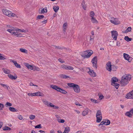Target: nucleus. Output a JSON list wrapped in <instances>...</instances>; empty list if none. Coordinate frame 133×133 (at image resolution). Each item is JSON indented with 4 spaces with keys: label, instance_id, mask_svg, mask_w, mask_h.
<instances>
[{
    "label": "nucleus",
    "instance_id": "obj_1",
    "mask_svg": "<svg viewBox=\"0 0 133 133\" xmlns=\"http://www.w3.org/2000/svg\"><path fill=\"white\" fill-rule=\"evenodd\" d=\"M2 11L4 14L9 17H14L16 15L12 13L11 11L6 9H3Z\"/></svg>",
    "mask_w": 133,
    "mask_h": 133
},
{
    "label": "nucleus",
    "instance_id": "obj_2",
    "mask_svg": "<svg viewBox=\"0 0 133 133\" xmlns=\"http://www.w3.org/2000/svg\"><path fill=\"white\" fill-rule=\"evenodd\" d=\"M7 31L9 32L10 33L12 34V35H13L17 37H22V36L21 33L18 32H17V31L15 32L14 30L10 29H8L7 30Z\"/></svg>",
    "mask_w": 133,
    "mask_h": 133
},
{
    "label": "nucleus",
    "instance_id": "obj_3",
    "mask_svg": "<svg viewBox=\"0 0 133 133\" xmlns=\"http://www.w3.org/2000/svg\"><path fill=\"white\" fill-rule=\"evenodd\" d=\"M97 56H95L92 59L91 62L93 64V67L96 69L97 67Z\"/></svg>",
    "mask_w": 133,
    "mask_h": 133
},
{
    "label": "nucleus",
    "instance_id": "obj_4",
    "mask_svg": "<svg viewBox=\"0 0 133 133\" xmlns=\"http://www.w3.org/2000/svg\"><path fill=\"white\" fill-rule=\"evenodd\" d=\"M111 36L115 40L117 39V36L118 35V32L116 31H113L111 32Z\"/></svg>",
    "mask_w": 133,
    "mask_h": 133
},
{
    "label": "nucleus",
    "instance_id": "obj_5",
    "mask_svg": "<svg viewBox=\"0 0 133 133\" xmlns=\"http://www.w3.org/2000/svg\"><path fill=\"white\" fill-rule=\"evenodd\" d=\"M107 66L106 68L107 70L110 72H111L112 70V65L111 64V62L109 61L106 64Z\"/></svg>",
    "mask_w": 133,
    "mask_h": 133
},
{
    "label": "nucleus",
    "instance_id": "obj_6",
    "mask_svg": "<svg viewBox=\"0 0 133 133\" xmlns=\"http://www.w3.org/2000/svg\"><path fill=\"white\" fill-rule=\"evenodd\" d=\"M112 19L110 20V21L112 23L115 25H117L120 24V22L119 21L117 18H113Z\"/></svg>",
    "mask_w": 133,
    "mask_h": 133
},
{
    "label": "nucleus",
    "instance_id": "obj_7",
    "mask_svg": "<svg viewBox=\"0 0 133 133\" xmlns=\"http://www.w3.org/2000/svg\"><path fill=\"white\" fill-rule=\"evenodd\" d=\"M131 78V76L130 74L125 75L122 77L123 79L128 80V81H130Z\"/></svg>",
    "mask_w": 133,
    "mask_h": 133
},
{
    "label": "nucleus",
    "instance_id": "obj_8",
    "mask_svg": "<svg viewBox=\"0 0 133 133\" xmlns=\"http://www.w3.org/2000/svg\"><path fill=\"white\" fill-rule=\"evenodd\" d=\"M87 53V50L84 51L83 52L81 53V55L82 57L84 58H88L90 56V55H89L88 56Z\"/></svg>",
    "mask_w": 133,
    "mask_h": 133
},
{
    "label": "nucleus",
    "instance_id": "obj_9",
    "mask_svg": "<svg viewBox=\"0 0 133 133\" xmlns=\"http://www.w3.org/2000/svg\"><path fill=\"white\" fill-rule=\"evenodd\" d=\"M120 83L122 86H125L128 83V80L123 79L122 78L121 81H120Z\"/></svg>",
    "mask_w": 133,
    "mask_h": 133
},
{
    "label": "nucleus",
    "instance_id": "obj_10",
    "mask_svg": "<svg viewBox=\"0 0 133 133\" xmlns=\"http://www.w3.org/2000/svg\"><path fill=\"white\" fill-rule=\"evenodd\" d=\"M50 87L59 92L61 91L62 89L59 87L55 85H51L50 86Z\"/></svg>",
    "mask_w": 133,
    "mask_h": 133
},
{
    "label": "nucleus",
    "instance_id": "obj_11",
    "mask_svg": "<svg viewBox=\"0 0 133 133\" xmlns=\"http://www.w3.org/2000/svg\"><path fill=\"white\" fill-rule=\"evenodd\" d=\"M73 89L75 91L76 93H79L80 91V87L78 85L76 84Z\"/></svg>",
    "mask_w": 133,
    "mask_h": 133
},
{
    "label": "nucleus",
    "instance_id": "obj_12",
    "mask_svg": "<svg viewBox=\"0 0 133 133\" xmlns=\"http://www.w3.org/2000/svg\"><path fill=\"white\" fill-rule=\"evenodd\" d=\"M89 71L88 72L91 77H93L96 76V74L95 72H94L93 70L89 69Z\"/></svg>",
    "mask_w": 133,
    "mask_h": 133
},
{
    "label": "nucleus",
    "instance_id": "obj_13",
    "mask_svg": "<svg viewBox=\"0 0 133 133\" xmlns=\"http://www.w3.org/2000/svg\"><path fill=\"white\" fill-rule=\"evenodd\" d=\"M118 81V79L116 77H113L111 79V85H113L114 84L116 83L115 82H117Z\"/></svg>",
    "mask_w": 133,
    "mask_h": 133
},
{
    "label": "nucleus",
    "instance_id": "obj_14",
    "mask_svg": "<svg viewBox=\"0 0 133 133\" xmlns=\"http://www.w3.org/2000/svg\"><path fill=\"white\" fill-rule=\"evenodd\" d=\"M24 65L26 66L28 69L31 70H34V68L31 65L29 64L28 63H24Z\"/></svg>",
    "mask_w": 133,
    "mask_h": 133
},
{
    "label": "nucleus",
    "instance_id": "obj_15",
    "mask_svg": "<svg viewBox=\"0 0 133 133\" xmlns=\"http://www.w3.org/2000/svg\"><path fill=\"white\" fill-rule=\"evenodd\" d=\"M11 61L14 63V65L16 67L19 68H21L20 65L18 64L16 61H14V60H11Z\"/></svg>",
    "mask_w": 133,
    "mask_h": 133
},
{
    "label": "nucleus",
    "instance_id": "obj_16",
    "mask_svg": "<svg viewBox=\"0 0 133 133\" xmlns=\"http://www.w3.org/2000/svg\"><path fill=\"white\" fill-rule=\"evenodd\" d=\"M8 76L12 80H15L17 78V76H13L12 75L10 74H8Z\"/></svg>",
    "mask_w": 133,
    "mask_h": 133
},
{
    "label": "nucleus",
    "instance_id": "obj_17",
    "mask_svg": "<svg viewBox=\"0 0 133 133\" xmlns=\"http://www.w3.org/2000/svg\"><path fill=\"white\" fill-rule=\"evenodd\" d=\"M132 93H129L127 94L126 96V98L128 99L131 98H133Z\"/></svg>",
    "mask_w": 133,
    "mask_h": 133
},
{
    "label": "nucleus",
    "instance_id": "obj_18",
    "mask_svg": "<svg viewBox=\"0 0 133 133\" xmlns=\"http://www.w3.org/2000/svg\"><path fill=\"white\" fill-rule=\"evenodd\" d=\"M81 5L84 10L86 9V5L85 4V1L84 0H83L82 2L81 3Z\"/></svg>",
    "mask_w": 133,
    "mask_h": 133
},
{
    "label": "nucleus",
    "instance_id": "obj_19",
    "mask_svg": "<svg viewBox=\"0 0 133 133\" xmlns=\"http://www.w3.org/2000/svg\"><path fill=\"white\" fill-rule=\"evenodd\" d=\"M34 94L35 96H43L44 95L43 93H41L39 92L34 93Z\"/></svg>",
    "mask_w": 133,
    "mask_h": 133
},
{
    "label": "nucleus",
    "instance_id": "obj_20",
    "mask_svg": "<svg viewBox=\"0 0 133 133\" xmlns=\"http://www.w3.org/2000/svg\"><path fill=\"white\" fill-rule=\"evenodd\" d=\"M70 130V128L68 127H65L63 133H68Z\"/></svg>",
    "mask_w": 133,
    "mask_h": 133
},
{
    "label": "nucleus",
    "instance_id": "obj_21",
    "mask_svg": "<svg viewBox=\"0 0 133 133\" xmlns=\"http://www.w3.org/2000/svg\"><path fill=\"white\" fill-rule=\"evenodd\" d=\"M123 56L125 60H127L129 62H131V60L129 61V59H128V57H129V56L128 54L125 53H124Z\"/></svg>",
    "mask_w": 133,
    "mask_h": 133
},
{
    "label": "nucleus",
    "instance_id": "obj_22",
    "mask_svg": "<svg viewBox=\"0 0 133 133\" xmlns=\"http://www.w3.org/2000/svg\"><path fill=\"white\" fill-rule=\"evenodd\" d=\"M96 122L97 123L100 122L101 121L102 118V116H96Z\"/></svg>",
    "mask_w": 133,
    "mask_h": 133
},
{
    "label": "nucleus",
    "instance_id": "obj_23",
    "mask_svg": "<svg viewBox=\"0 0 133 133\" xmlns=\"http://www.w3.org/2000/svg\"><path fill=\"white\" fill-rule=\"evenodd\" d=\"M125 115L126 116H127L130 118L132 117L133 116L131 114V113L129 112V111H128L126 112L125 114Z\"/></svg>",
    "mask_w": 133,
    "mask_h": 133
},
{
    "label": "nucleus",
    "instance_id": "obj_24",
    "mask_svg": "<svg viewBox=\"0 0 133 133\" xmlns=\"http://www.w3.org/2000/svg\"><path fill=\"white\" fill-rule=\"evenodd\" d=\"M9 109L10 111L12 112H17L18 111V110H17L13 107H10L9 108Z\"/></svg>",
    "mask_w": 133,
    "mask_h": 133
},
{
    "label": "nucleus",
    "instance_id": "obj_25",
    "mask_svg": "<svg viewBox=\"0 0 133 133\" xmlns=\"http://www.w3.org/2000/svg\"><path fill=\"white\" fill-rule=\"evenodd\" d=\"M3 129L4 131L10 130H11V128L6 126H5L4 127H3Z\"/></svg>",
    "mask_w": 133,
    "mask_h": 133
},
{
    "label": "nucleus",
    "instance_id": "obj_26",
    "mask_svg": "<svg viewBox=\"0 0 133 133\" xmlns=\"http://www.w3.org/2000/svg\"><path fill=\"white\" fill-rule=\"evenodd\" d=\"M89 111L87 109L84 110L82 112V115L83 116H84L87 114Z\"/></svg>",
    "mask_w": 133,
    "mask_h": 133
},
{
    "label": "nucleus",
    "instance_id": "obj_27",
    "mask_svg": "<svg viewBox=\"0 0 133 133\" xmlns=\"http://www.w3.org/2000/svg\"><path fill=\"white\" fill-rule=\"evenodd\" d=\"M91 20L93 23H98V21L96 20L95 18L94 17L91 18Z\"/></svg>",
    "mask_w": 133,
    "mask_h": 133
},
{
    "label": "nucleus",
    "instance_id": "obj_28",
    "mask_svg": "<svg viewBox=\"0 0 133 133\" xmlns=\"http://www.w3.org/2000/svg\"><path fill=\"white\" fill-rule=\"evenodd\" d=\"M63 31L65 32L66 30V28L67 27V23H65L63 25Z\"/></svg>",
    "mask_w": 133,
    "mask_h": 133
},
{
    "label": "nucleus",
    "instance_id": "obj_29",
    "mask_svg": "<svg viewBox=\"0 0 133 133\" xmlns=\"http://www.w3.org/2000/svg\"><path fill=\"white\" fill-rule=\"evenodd\" d=\"M131 30V28L130 27H128L127 29L124 31H123V32L127 33L129 32Z\"/></svg>",
    "mask_w": 133,
    "mask_h": 133
},
{
    "label": "nucleus",
    "instance_id": "obj_30",
    "mask_svg": "<svg viewBox=\"0 0 133 133\" xmlns=\"http://www.w3.org/2000/svg\"><path fill=\"white\" fill-rule=\"evenodd\" d=\"M2 70L5 73L7 74H9L10 72V70L8 69L3 68L2 69Z\"/></svg>",
    "mask_w": 133,
    "mask_h": 133
},
{
    "label": "nucleus",
    "instance_id": "obj_31",
    "mask_svg": "<svg viewBox=\"0 0 133 133\" xmlns=\"http://www.w3.org/2000/svg\"><path fill=\"white\" fill-rule=\"evenodd\" d=\"M102 116V113L101 110H98L97 111L96 116Z\"/></svg>",
    "mask_w": 133,
    "mask_h": 133
},
{
    "label": "nucleus",
    "instance_id": "obj_32",
    "mask_svg": "<svg viewBox=\"0 0 133 133\" xmlns=\"http://www.w3.org/2000/svg\"><path fill=\"white\" fill-rule=\"evenodd\" d=\"M60 76L61 78H63L65 79L69 77V76L63 74L60 75Z\"/></svg>",
    "mask_w": 133,
    "mask_h": 133
},
{
    "label": "nucleus",
    "instance_id": "obj_33",
    "mask_svg": "<svg viewBox=\"0 0 133 133\" xmlns=\"http://www.w3.org/2000/svg\"><path fill=\"white\" fill-rule=\"evenodd\" d=\"M124 39L127 42H129L131 41L132 39L131 38H129L128 36H126L124 37Z\"/></svg>",
    "mask_w": 133,
    "mask_h": 133
},
{
    "label": "nucleus",
    "instance_id": "obj_34",
    "mask_svg": "<svg viewBox=\"0 0 133 133\" xmlns=\"http://www.w3.org/2000/svg\"><path fill=\"white\" fill-rule=\"evenodd\" d=\"M53 9L55 12H57L59 9V7L58 6H54Z\"/></svg>",
    "mask_w": 133,
    "mask_h": 133
},
{
    "label": "nucleus",
    "instance_id": "obj_35",
    "mask_svg": "<svg viewBox=\"0 0 133 133\" xmlns=\"http://www.w3.org/2000/svg\"><path fill=\"white\" fill-rule=\"evenodd\" d=\"M20 51L22 52L25 53H27L28 51L25 49L23 48H20L19 50Z\"/></svg>",
    "mask_w": 133,
    "mask_h": 133
},
{
    "label": "nucleus",
    "instance_id": "obj_36",
    "mask_svg": "<svg viewBox=\"0 0 133 133\" xmlns=\"http://www.w3.org/2000/svg\"><path fill=\"white\" fill-rule=\"evenodd\" d=\"M87 55L88 56L90 55V56L93 53V51L90 50H87Z\"/></svg>",
    "mask_w": 133,
    "mask_h": 133
},
{
    "label": "nucleus",
    "instance_id": "obj_37",
    "mask_svg": "<svg viewBox=\"0 0 133 133\" xmlns=\"http://www.w3.org/2000/svg\"><path fill=\"white\" fill-rule=\"evenodd\" d=\"M117 69V66H116L114 65H112V71H116Z\"/></svg>",
    "mask_w": 133,
    "mask_h": 133
},
{
    "label": "nucleus",
    "instance_id": "obj_38",
    "mask_svg": "<svg viewBox=\"0 0 133 133\" xmlns=\"http://www.w3.org/2000/svg\"><path fill=\"white\" fill-rule=\"evenodd\" d=\"M44 17V16L43 15H39L37 16V20L38 19H40L43 18Z\"/></svg>",
    "mask_w": 133,
    "mask_h": 133
},
{
    "label": "nucleus",
    "instance_id": "obj_39",
    "mask_svg": "<svg viewBox=\"0 0 133 133\" xmlns=\"http://www.w3.org/2000/svg\"><path fill=\"white\" fill-rule=\"evenodd\" d=\"M68 85L70 87H73L74 88L76 84H75L74 83H68Z\"/></svg>",
    "mask_w": 133,
    "mask_h": 133
},
{
    "label": "nucleus",
    "instance_id": "obj_40",
    "mask_svg": "<svg viewBox=\"0 0 133 133\" xmlns=\"http://www.w3.org/2000/svg\"><path fill=\"white\" fill-rule=\"evenodd\" d=\"M113 86L115 87V88L116 89H118L119 87V84L116 83L114 84V85Z\"/></svg>",
    "mask_w": 133,
    "mask_h": 133
},
{
    "label": "nucleus",
    "instance_id": "obj_41",
    "mask_svg": "<svg viewBox=\"0 0 133 133\" xmlns=\"http://www.w3.org/2000/svg\"><path fill=\"white\" fill-rule=\"evenodd\" d=\"M43 101L45 104L47 105L48 106H49V102H48V101L45 100H43Z\"/></svg>",
    "mask_w": 133,
    "mask_h": 133
},
{
    "label": "nucleus",
    "instance_id": "obj_42",
    "mask_svg": "<svg viewBox=\"0 0 133 133\" xmlns=\"http://www.w3.org/2000/svg\"><path fill=\"white\" fill-rule=\"evenodd\" d=\"M67 65L63 64L61 66V67L63 69L67 70Z\"/></svg>",
    "mask_w": 133,
    "mask_h": 133
},
{
    "label": "nucleus",
    "instance_id": "obj_43",
    "mask_svg": "<svg viewBox=\"0 0 133 133\" xmlns=\"http://www.w3.org/2000/svg\"><path fill=\"white\" fill-rule=\"evenodd\" d=\"M3 56V55L0 54V60H4L6 59V58Z\"/></svg>",
    "mask_w": 133,
    "mask_h": 133
},
{
    "label": "nucleus",
    "instance_id": "obj_44",
    "mask_svg": "<svg viewBox=\"0 0 133 133\" xmlns=\"http://www.w3.org/2000/svg\"><path fill=\"white\" fill-rule=\"evenodd\" d=\"M104 125H109L110 123V121L109 120H107V121L106 120L105 121H104Z\"/></svg>",
    "mask_w": 133,
    "mask_h": 133
},
{
    "label": "nucleus",
    "instance_id": "obj_45",
    "mask_svg": "<svg viewBox=\"0 0 133 133\" xmlns=\"http://www.w3.org/2000/svg\"><path fill=\"white\" fill-rule=\"evenodd\" d=\"M35 117V116L33 115H31L29 116V118L31 120L34 119Z\"/></svg>",
    "mask_w": 133,
    "mask_h": 133
},
{
    "label": "nucleus",
    "instance_id": "obj_46",
    "mask_svg": "<svg viewBox=\"0 0 133 133\" xmlns=\"http://www.w3.org/2000/svg\"><path fill=\"white\" fill-rule=\"evenodd\" d=\"M12 104L9 102H7L5 104V106L6 107H8V106H11L12 105Z\"/></svg>",
    "mask_w": 133,
    "mask_h": 133
},
{
    "label": "nucleus",
    "instance_id": "obj_47",
    "mask_svg": "<svg viewBox=\"0 0 133 133\" xmlns=\"http://www.w3.org/2000/svg\"><path fill=\"white\" fill-rule=\"evenodd\" d=\"M90 17L92 18V17H94V16L95 13L94 11H91L90 12Z\"/></svg>",
    "mask_w": 133,
    "mask_h": 133
},
{
    "label": "nucleus",
    "instance_id": "obj_48",
    "mask_svg": "<svg viewBox=\"0 0 133 133\" xmlns=\"http://www.w3.org/2000/svg\"><path fill=\"white\" fill-rule=\"evenodd\" d=\"M60 92L61 93L64 94H66L67 93V92L66 91L62 89H61V91H60Z\"/></svg>",
    "mask_w": 133,
    "mask_h": 133
},
{
    "label": "nucleus",
    "instance_id": "obj_49",
    "mask_svg": "<svg viewBox=\"0 0 133 133\" xmlns=\"http://www.w3.org/2000/svg\"><path fill=\"white\" fill-rule=\"evenodd\" d=\"M67 68V70H72L74 69V68L72 67L69 65H68Z\"/></svg>",
    "mask_w": 133,
    "mask_h": 133
},
{
    "label": "nucleus",
    "instance_id": "obj_50",
    "mask_svg": "<svg viewBox=\"0 0 133 133\" xmlns=\"http://www.w3.org/2000/svg\"><path fill=\"white\" fill-rule=\"evenodd\" d=\"M4 107V105L0 103V110H2Z\"/></svg>",
    "mask_w": 133,
    "mask_h": 133
},
{
    "label": "nucleus",
    "instance_id": "obj_51",
    "mask_svg": "<svg viewBox=\"0 0 133 133\" xmlns=\"http://www.w3.org/2000/svg\"><path fill=\"white\" fill-rule=\"evenodd\" d=\"M90 100L92 102L95 103H98V102H97V101L92 98Z\"/></svg>",
    "mask_w": 133,
    "mask_h": 133
},
{
    "label": "nucleus",
    "instance_id": "obj_52",
    "mask_svg": "<svg viewBox=\"0 0 133 133\" xmlns=\"http://www.w3.org/2000/svg\"><path fill=\"white\" fill-rule=\"evenodd\" d=\"M42 127H41V124H38L35 126V128L40 129Z\"/></svg>",
    "mask_w": 133,
    "mask_h": 133
},
{
    "label": "nucleus",
    "instance_id": "obj_53",
    "mask_svg": "<svg viewBox=\"0 0 133 133\" xmlns=\"http://www.w3.org/2000/svg\"><path fill=\"white\" fill-rule=\"evenodd\" d=\"M41 10V12H39V13L40 14H44L45 13L44 9L42 8Z\"/></svg>",
    "mask_w": 133,
    "mask_h": 133
},
{
    "label": "nucleus",
    "instance_id": "obj_54",
    "mask_svg": "<svg viewBox=\"0 0 133 133\" xmlns=\"http://www.w3.org/2000/svg\"><path fill=\"white\" fill-rule=\"evenodd\" d=\"M58 121L59 122L61 123H64L65 122L64 120L63 119H58Z\"/></svg>",
    "mask_w": 133,
    "mask_h": 133
},
{
    "label": "nucleus",
    "instance_id": "obj_55",
    "mask_svg": "<svg viewBox=\"0 0 133 133\" xmlns=\"http://www.w3.org/2000/svg\"><path fill=\"white\" fill-rule=\"evenodd\" d=\"M18 31L19 32H26V30H25L22 29L21 30V29H18Z\"/></svg>",
    "mask_w": 133,
    "mask_h": 133
},
{
    "label": "nucleus",
    "instance_id": "obj_56",
    "mask_svg": "<svg viewBox=\"0 0 133 133\" xmlns=\"http://www.w3.org/2000/svg\"><path fill=\"white\" fill-rule=\"evenodd\" d=\"M34 69L33 70H36L37 71H39L40 70L39 68L38 67H37L36 66H34Z\"/></svg>",
    "mask_w": 133,
    "mask_h": 133
},
{
    "label": "nucleus",
    "instance_id": "obj_57",
    "mask_svg": "<svg viewBox=\"0 0 133 133\" xmlns=\"http://www.w3.org/2000/svg\"><path fill=\"white\" fill-rule=\"evenodd\" d=\"M34 94V93H29L28 94V95L29 96H31L32 97L35 96V95Z\"/></svg>",
    "mask_w": 133,
    "mask_h": 133
},
{
    "label": "nucleus",
    "instance_id": "obj_58",
    "mask_svg": "<svg viewBox=\"0 0 133 133\" xmlns=\"http://www.w3.org/2000/svg\"><path fill=\"white\" fill-rule=\"evenodd\" d=\"M18 118L20 120H22L23 118L22 116L20 115H18Z\"/></svg>",
    "mask_w": 133,
    "mask_h": 133
},
{
    "label": "nucleus",
    "instance_id": "obj_59",
    "mask_svg": "<svg viewBox=\"0 0 133 133\" xmlns=\"http://www.w3.org/2000/svg\"><path fill=\"white\" fill-rule=\"evenodd\" d=\"M58 61L59 62L61 63H64V61H63V60H62L61 58H59L58 59Z\"/></svg>",
    "mask_w": 133,
    "mask_h": 133
},
{
    "label": "nucleus",
    "instance_id": "obj_60",
    "mask_svg": "<svg viewBox=\"0 0 133 133\" xmlns=\"http://www.w3.org/2000/svg\"><path fill=\"white\" fill-rule=\"evenodd\" d=\"M0 85L5 88H6V87L7 86V85H6L4 84H3L2 83H1L0 84Z\"/></svg>",
    "mask_w": 133,
    "mask_h": 133
},
{
    "label": "nucleus",
    "instance_id": "obj_61",
    "mask_svg": "<svg viewBox=\"0 0 133 133\" xmlns=\"http://www.w3.org/2000/svg\"><path fill=\"white\" fill-rule=\"evenodd\" d=\"M105 122L104 121H102L99 124V127L100 125H103V124L104 125Z\"/></svg>",
    "mask_w": 133,
    "mask_h": 133
},
{
    "label": "nucleus",
    "instance_id": "obj_62",
    "mask_svg": "<svg viewBox=\"0 0 133 133\" xmlns=\"http://www.w3.org/2000/svg\"><path fill=\"white\" fill-rule=\"evenodd\" d=\"M129 111L131 113L132 115L133 116V108L131 109Z\"/></svg>",
    "mask_w": 133,
    "mask_h": 133
},
{
    "label": "nucleus",
    "instance_id": "obj_63",
    "mask_svg": "<svg viewBox=\"0 0 133 133\" xmlns=\"http://www.w3.org/2000/svg\"><path fill=\"white\" fill-rule=\"evenodd\" d=\"M92 37L91 36H90V41H91L93 42V41H94V38L93 37V38H92Z\"/></svg>",
    "mask_w": 133,
    "mask_h": 133
},
{
    "label": "nucleus",
    "instance_id": "obj_64",
    "mask_svg": "<svg viewBox=\"0 0 133 133\" xmlns=\"http://www.w3.org/2000/svg\"><path fill=\"white\" fill-rule=\"evenodd\" d=\"M100 99H102L104 98V96L102 95H101L99 96Z\"/></svg>",
    "mask_w": 133,
    "mask_h": 133
}]
</instances>
